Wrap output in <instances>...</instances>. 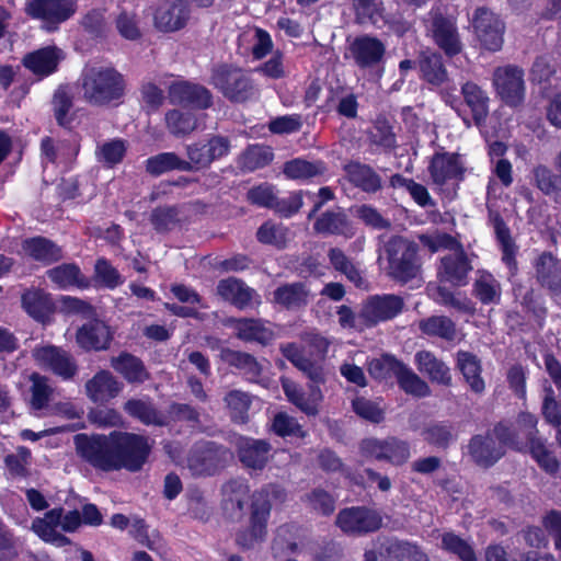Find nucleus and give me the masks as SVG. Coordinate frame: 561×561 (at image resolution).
Masks as SVG:
<instances>
[{
  "label": "nucleus",
  "instance_id": "f257e3e1",
  "mask_svg": "<svg viewBox=\"0 0 561 561\" xmlns=\"http://www.w3.org/2000/svg\"><path fill=\"white\" fill-rule=\"evenodd\" d=\"M537 417L523 412L511 428L500 424L494 430L496 439L491 436H476L471 439L469 450L477 463L491 466L503 455L502 446H511L516 450H527L548 473H556L560 463L553 453L548 449L545 440L537 437Z\"/></svg>",
  "mask_w": 561,
  "mask_h": 561
},
{
  "label": "nucleus",
  "instance_id": "f03ea898",
  "mask_svg": "<svg viewBox=\"0 0 561 561\" xmlns=\"http://www.w3.org/2000/svg\"><path fill=\"white\" fill-rule=\"evenodd\" d=\"M226 510L229 505L240 512L250 503L249 525L237 534V543L243 548H253L261 543L267 534V522L271 514L270 492L266 489L250 494L249 486L242 481H231L225 485Z\"/></svg>",
  "mask_w": 561,
  "mask_h": 561
},
{
  "label": "nucleus",
  "instance_id": "7ed1b4c3",
  "mask_svg": "<svg viewBox=\"0 0 561 561\" xmlns=\"http://www.w3.org/2000/svg\"><path fill=\"white\" fill-rule=\"evenodd\" d=\"M81 93L92 105H107L119 100L125 90L123 76L112 67H87L81 75Z\"/></svg>",
  "mask_w": 561,
  "mask_h": 561
},
{
  "label": "nucleus",
  "instance_id": "20e7f679",
  "mask_svg": "<svg viewBox=\"0 0 561 561\" xmlns=\"http://www.w3.org/2000/svg\"><path fill=\"white\" fill-rule=\"evenodd\" d=\"M115 451V471L126 469L130 472L141 470L147 462L152 442L148 437L135 433L113 431L110 433Z\"/></svg>",
  "mask_w": 561,
  "mask_h": 561
},
{
  "label": "nucleus",
  "instance_id": "39448f33",
  "mask_svg": "<svg viewBox=\"0 0 561 561\" xmlns=\"http://www.w3.org/2000/svg\"><path fill=\"white\" fill-rule=\"evenodd\" d=\"M80 525L81 518L78 511L64 513L61 508H54L44 517L36 518L32 524V529L42 540L56 547H64L69 545L70 540L62 535V531L72 533Z\"/></svg>",
  "mask_w": 561,
  "mask_h": 561
},
{
  "label": "nucleus",
  "instance_id": "423d86ee",
  "mask_svg": "<svg viewBox=\"0 0 561 561\" xmlns=\"http://www.w3.org/2000/svg\"><path fill=\"white\" fill-rule=\"evenodd\" d=\"M73 445L82 461L98 470L115 471V451L110 434H77Z\"/></svg>",
  "mask_w": 561,
  "mask_h": 561
},
{
  "label": "nucleus",
  "instance_id": "0eeeda50",
  "mask_svg": "<svg viewBox=\"0 0 561 561\" xmlns=\"http://www.w3.org/2000/svg\"><path fill=\"white\" fill-rule=\"evenodd\" d=\"M416 250V244L407 239L401 237L391 238L385 247L388 274L401 283L415 278L421 266Z\"/></svg>",
  "mask_w": 561,
  "mask_h": 561
},
{
  "label": "nucleus",
  "instance_id": "6e6552de",
  "mask_svg": "<svg viewBox=\"0 0 561 561\" xmlns=\"http://www.w3.org/2000/svg\"><path fill=\"white\" fill-rule=\"evenodd\" d=\"M211 83L226 98L243 102L253 95V84L249 75L239 67L219 65L214 68Z\"/></svg>",
  "mask_w": 561,
  "mask_h": 561
},
{
  "label": "nucleus",
  "instance_id": "1a4fd4ad",
  "mask_svg": "<svg viewBox=\"0 0 561 561\" xmlns=\"http://www.w3.org/2000/svg\"><path fill=\"white\" fill-rule=\"evenodd\" d=\"M473 32L480 44L490 51H497L504 42L505 24L486 8H478L471 18Z\"/></svg>",
  "mask_w": 561,
  "mask_h": 561
},
{
  "label": "nucleus",
  "instance_id": "9d476101",
  "mask_svg": "<svg viewBox=\"0 0 561 561\" xmlns=\"http://www.w3.org/2000/svg\"><path fill=\"white\" fill-rule=\"evenodd\" d=\"M231 454L214 443H201L191 450L186 466L193 476H211L221 469Z\"/></svg>",
  "mask_w": 561,
  "mask_h": 561
},
{
  "label": "nucleus",
  "instance_id": "9b49d317",
  "mask_svg": "<svg viewBox=\"0 0 561 561\" xmlns=\"http://www.w3.org/2000/svg\"><path fill=\"white\" fill-rule=\"evenodd\" d=\"M359 448L363 456L379 461H387L394 466L407 462L411 457L409 444L396 437L385 439L365 438L362 440Z\"/></svg>",
  "mask_w": 561,
  "mask_h": 561
},
{
  "label": "nucleus",
  "instance_id": "f8f14e48",
  "mask_svg": "<svg viewBox=\"0 0 561 561\" xmlns=\"http://www.w3.org/2000/svg\"><path fill=\"white\" fill-rule=\"evenodd\" d=\"M493 87L506 104H520L525 96L523 69L512 65L497 67L493 72Z\"/></svg>",
  "mask_w": 561,
  "mask_h": 561
},
{
  "label": "nucleus",
  "instance_id": "ddd939ff",
  "mask_svg": "<svg viewBox=\"0 0 561 561\" xmlns=\"http://www.w3.org/2000/svg\"><path fill=\"white\" fill-rule=\"evenodd\" d=\"M364 561H428L420 549L410 542L378 540L365 552Z\"/></svg>",
  "mask_w": 561,
  "mask_h": 561
},
{
  "label": "nucleus",
  "instance_id": "4468645a",
  "mask_svg": "<svg viewBox=\"0 0 561 561\" xmlns=\"http://www.w3.org/2000/svg\"><path fill=\"white\" fill-rule=\"evenodd\" d=\"M382 524V517L376 510L368 507H348L336 516V525L348 535H363L376 531Z\"/></svg>",
  "mask_w": 561,
  "mask_h": 561
},
{
  "label": "nucleus",
  "instance_id": "2eb2a0df",
  "mask_svg": "<svg viewBox=\"0 0 561 561\" xmlns=\"http://www.w3.org/2000/svg\"><path fill=\"white\" fill-rule=\"evenodd\" d=\"M76 9L75 0H31L25 10L28 15L42 20L50 31L73 15Z\"/></svg>",
  "mask_w": 561,
  "mask_h": 561
},
{
  "label": "nucleus",
  "instance_id": "dca6fc26",
  "mask_svg": "<svg viewBox=\"0 0 561 561\" xmlns=\"http://www.w3.org/2000/svg\"><path fill=\"white\" fill-rule=\"evenodd\" d=\"M32 355L39 367L53 371L62 379H70L77 374L78 367L73 357L58 346L38 345Z\"/></svg>",
  "mask_w": 561,
  "mask_h": 561
},
{
  "label": "nucleus",
  "instance_id": "f3484780",
  "mask_svg": "<svg viewBox=\"0 0 561 561\" xmlns=\"http://www.w3.org/2000/svg\"><path fill=\"white\" fill-rule=\"evenodd\" d=\"M190 19V5L184 0H165L154 12V26L161 32H176L183 28Z\"/></svg>",
  "mask_w": 561,
  "mask_h": 561
},
{
  "label": "nucleus",
  "instance_id": "a211bd4d",
  "mask_svg": "<svg viewBox=\"0 0 561 561\" xmlns=\"http://www.w3.org/2000/svg\"><path fill=\"white\" fill-rule=\"evenodd\" d=\"M403 308V300L399 296L383 295L369 298L362 308V318L369 327L398 316Z\"/></svg>",
  "mask_w": 561,
  "mask_h": 561
},
{
  "label": "nucleus",
  "instance_id": "6ab92c4d",
  "mask_svg": "<svg viewBox=\"0 0 561 561\" xmlns=\"http://www.w3.org/2000/svg\"><path fill=\"white\" fill-rule=\"evenodd\" d=\"M312 382L305 390L290 379L282 378L283 390L288 401L308 415H316L322 401V392L318 387L319 382Z\"/></svg>",
  "mask_w": 561,
  "mask_h": 561
},
{
  "label": "nucleus",
  "instance_id": "aec40b11",
  "mask_svg": "<svg viewBox=\"0 0 561 561\" xmlns=\"http://www.w3.org/2000/svg\"><path fill=\"white\" fill-rule=\"evenodd\" d=\"M430 31L435 43L449 56L456 55L461 49V43L457 32L456 23L451 18L432 12Z\"/></svg>",
  "mask_w": 561,
  "mask_h": 561
},
{
  "label": "nucleus",
  "instance_id": "412c9836",
  "mask_svg": "<svg viewBox=\"0 0 561 561\" xmlns=\"http://www.w3.org/2000/svg\"><path fill=\"white\" fill-rule=\"evenodd\" d=\"M169 99L172 104L206 108L210 105L211 95L207 89L186 81H174L169 87Z\"/></svg>",
  "mask_w": 561,
  "mask_h": 561
},
{
  "label": "nucleus",
  "instance_id": "4be33fe9",
  "mask_svg": "<svg viewBox=\"0 0 561 561\" xmlns=\"http://www.w3.org/2000/svg\"><path fill=\"white\" fill-rule=\"evenodd\" d=\"M385 45L376 37L368 35L356 37L348 48V54L360 68L379 64L385 55Z\"/></svg>",
  "mask_w": 561,
  "mask_h": 561
},
{
  "label": "nucleus",
  "instance_id": "5701e85b",
  "mask_svg": "<svg viewBox=\"0 0 561 561\" xmlns=\"http://www.w3.org/2000/svg\"><path fill=\"white\" fill-rule=\"evenodd\" d=\"M229 142L222 137H213L208 141L195 142L186 148L188 162L198 168L208 167L214 160L229 152Z\"/></svg>",
  "mask_w": 561,
  "mask_h": 561
},
{
  "label": "nucleus",
  "instance_id": "b1692460",
  "mask_svg": "<svg viewBox=\"0 0 561 561\" xmlns=\"http://www.w3.org/2000/svg\"><path fill=\"white\" fill-rule=\"evenodd\" d=\"M112 332L101 320H92L77 330L76 342L85 351H102L110 346Z\"/></svg>",
  "mask_w": 561,
  "mask_h": 561
},
{
  "label": "nucleus",
  "instance_id": "393cba45",
  "mask_svg": "<svg viewBox=\"0 0 561 561\" xmlns=\"http://www.w3.org/2000/svg\"><path fill=\"white\" fill-rule=\"evenodd\" d=\"M64 58L65 54L60 48L47 46L27 54L23 58V65L35 76L44 78L54 73Z\"/></svg>",
  "mask_w": 561,
  "mask_h": 561
},
{
  "label": "nucleus",
  "instance_id": "a878e982",
  "mask_svg": "<svg viewBox=\"0 0 561 561\" xmlns=\"http://www.w3.org/2000/svg\"><path fill=\"white\" fill-rule=\"evenodd\" d=\"M273 48L271 35L259 27H248L238 37V49L241 55H252L253 59L264 58Z\"/></svg>",
  "mask_w": 561,
  "mask_h": 561
},
{
  "label": "nucleus",
  "instance_id": "bb28decb",
  "mask_svg": "<svg viewBox=\"0 0 561 561\" xmlns=\"http://www.w3.org/2000/svg\"><path fill=\"white\" fill-rule=\"evenodd\" d=\"M470 270L471 266L467 261L463 250L457 249L442 259L438 277L442 282L455 286H463L467 284V276Z\"/></svg>",
  "mask_w": 561,
  "mask_h": 561
},
{
  "label": "nucleus",
  "instance_id": "cd10ccee",
  "mask_svg": "<svg viewBox=\"0 0 561 561\" xmlns=\"http://www.w3.org/2000/svg\"><path fill=\"white\" fill-rule=\"evenodd\" d=\"M123 385L106 370H101L85 383V392L89 399L95 403L107 402L118 396Z\"/></svg>",
  "mask_w": 561,
  "mask_h": 561
},
{
  "label": "nucleus",
  "instance_id": "c85d7f7f",
  "mask_svg": "<svg viewBox=\"0 0 561 561\" xmlns=\"http://www.w3.org/2000/svg\"><path fill=\"white\" fill-rule=\"evenodd\" d=\"M233 329L237 336L248 342H257L260 344H268L276 337L274 327L263 320L255 319H238L233 320Z\"/></svg>",
  "mask_w": 561,
  "mask_h": 561
},
{
  "label": "nucleus",
  "instance_id": "c756f323",
  "mask_svg": "<svg viewBox=\"0 0 561 561\" xmlns=\"http://www.w3.org/2000/svg\"><path fill=\"white\" fill-rule=\"evenodd\" d=\"M217 291L225 300L230 301L240 309L259 304L256 293L237 278H227L219 282Z\"/></svg>",
  "mask_w": 561,
  "mask_h": 561
},
{
  "label": "nucleus",
  "instance_id": "7c9ffc66",
  "mask_svg": "<svg viewBox=\"0 0 561 561\" xmlns=\"http://www.w3.org/2000/svg\"><path fill=\"white\" fill-rule=\"evenodd\" d=\"M462 164L457 154L437 153L433 157L430 172L435 184L444 185L449 181L460 180Z\"/></svg>",
  "mask_w": 561,
  "mask_h": 561
},
{
  "label": "nucleus",
  "instance_id": "2f4dec72",
  "mask_svg": "<svg viewBox=\"0 0 561 561\" xmlns=\"http://www.w3.org/2000/svg\"><path fill=\"white\" fill-rule=\"evenodd\" d=\"M22 305L25 311L39 322L47 321L54 310L49 295L39 289L27 290L22 296Z\"/></svg>",
  "mask_w": 561,
  "mask_h": 561
},
{
  "label": "nucleus",
  "instance_id": "473e14b6",
  "mask_svg": "<svg viewBox=\"0 0 561 561\" xmlns=\"http://www.w3.org/2000/svg\"><path fill=\"white\" fill-rule=\"evenodd\" d=\"M280 352L299 370L304 371L311 381L322 382L324 380L322 368L306 357L304 348L299 345L295 343L283 344L280 345Z\"/></svg>",
  "mask_w": 561,
  "mask_h": 561
},
{
  "label": "nucleus",
  "instance_id": "72a5a7b5",
  "mask_svg": "<svg viewBox=\"0 0 561 561\" xmlns=\"http://www.w3.org/2000/svg\"><path fill=\"white\" fill-rule=\"evenodd\" d=\"M415 363L417 369L426 374L432 381L449 385L451 376L449 368L438 358H436L431 352L421 351L415 355Z\"/></svg>",
  "mask_w": 561,
  "mask_h": 561
},
{
  "label": "nucleus",
  "instance_id": "f704fd0d",
  "mask_svg": "<svg viewBox=\"0 0 561 561\" xmlns=\"http://www.w3.org/2000/svg\"><path fill=\"white\" fill-rule=\"evenodd\" d=\"M356 20L378 28L387 24L382 0H354Z\"/></svg>",
  "mask_w": 561,
  "mask_h": 561
},
{
  "label": "nucleus",
  "instance_id": "c9c22d12",
  "mask_svg": "<svg viewBox=\"0 0 561 561\" xmlns=\"http://www.w3.org/2000/svg\"><path fill=\"white\" fill-rule=\"evenodd\" d=\"M466 104L472 113L477 125L483 122L489 112V98L485 92L473 82H467L461 88Z\"/></svg>",
  "mask_w": 561,
  "mask_h": 561
},
{
  "label": "nucleus",
  "instance_id": "e433bc0d",
  "mask_svg": "<svg viewBox=\"0 0 561 561\" xmlns=\"http://www.w3.org/2000/svg\"><path fill=\"white\" fill-rule=\"evenodd\" d=\"M242 463L253 469H261L268 459V445L263 440L243 438L239 447Z\"/></svg>",
  "mask_w": 561,
  "mask_h": 561
},
{
  "label": "nucleus",
  "instance_id": "4c0bfd02",
  "mask_svg": "<svg viewBox=\"0 0 561 561\" xmlns=\"http://www.w3.org/2000/svg\"><path fill=\"white\" fill-rule=\"evenodd\" d=\"M457 365L470 388L474 392L481 393L485 386L481 377L480 360L469 352H458Z\"/></svg>",
  "mask_w": 561,
  "mask_h": 561
},
{
  "label": "nucleus",
  "instance_id": "58836bf2",
  "mask_svg": "<svg viewBox=\"0 0 561 561\" xmlns=\"http://www.w3.org/2000/svg\"><path fill=\"white\" fill-rule=\"evenodd\" d=\"M172 293L174 296L183 304H187V306H178V305H169L167 304V308L174 314L180 317H197L198 308H204L205 306L201 302L198 295L185 287L183 285H174L172 287Z\"/></svg>",
  "mask_w": 561,
  "mask_h": 561
},
{
  "label": "nucleus",
  "instance_id": "ea45409f",
  "mask_svg": "<svg viewBox=\"0 0 561 561\" xmlns=\"http://www.w3.org/2000/svg\"><path fill=\"white\" fill-rule=\"evenodd\" d=\"M536 273L538 280L542 286L553 294L561 293V279L557 271V263L554 257L549 253H542L536 261Z\"/></svg>",
  "mask_w": 561,
  "mask_h": 561
},
{
  "label": "nucleus",
  "instance_id": "a19ab883",
  "mask_svg": "<svg viewBox=\"0 0 561 561\" xmlns=\"http://www.w3.org/2000/svg\"><path fill=\"white\" fill-rule=\"evenodd\" d=\"M49 279L58 288L88 287L87 279L82 276L80 268L75 264H62L47 272Z\"/></svg>",
  "mask_w": 561,
  "mask_h": 561
},
{
  "label": "nucleus",
  "instance_id": "79ce46f5",
  "mask_svg": "<svg viewBox=\"0 0 561 561\" xmlns=\"http://www.w3.org/2000/svg\"><path fill=\"white\" fill-rule=\"evenodd\" d=\"M23 251L26 255L44 263H50L61 257V250L49 240L41 237L25 240Z\"/></svg>",
  "mask_w": 561,
  "mask_h": 561
},
{
  "label": "nucleus",
  "instance_id": "37998d69",
  "mask_svg": "<svg viewBox=\"0 0 561 561\" xmlns=\"http://www.w3.org/2000/svg\"><path fill=\"white\" fill-rule=\"evenodd\" d=\"M112 367L128 382H144L148 378L142 363L135 356L122 354L112 359Z\"/></svg>",
  "mask_w": 561,
  "mask_h": 561
},
{
  "label": "nucleus",
  "instance_id": "c03bdc74",
  "mask_svg": "<svg viewBox=\"0 0 561 561\" xmlns=\"http://www.w3.org/2000/svg\"><path fill=\"white\" fill-rule=\"evenodd\" d=\"M309 299V291L300 283L278 287L273 294L274 302L288 308L305 306Z\"/></svg>",
  "mask_w": 561,
  "mask_h": 561
},
{
  "label": "nucleus",
  "instance_id": "a18cd8bd",
  "mask_svg": "<svg viewBox=\"0 0 561 561\" xmlns=\"http://www.w3.org/2000/svg\"><path fill=\"white\" fill-rule=\"evenodd\" d=\"M172 170L191 171L192 167L174 152H163L147 160V171L151 174L158 175Z\"/></svg>",
  "mask_w": 561,
  "mask_h": 561
},
{
  "label": "nucleus",
  "instance_id": "49530a36",
  "mask_svg": "<svg viewBox=\"0 0 561 561\" xmlns=\"http://www.w3.org/2000/svg\"><path fill=\"white\" fill-rule=\"evenodd\" d=\"M314 230L319 233H336L346 237L353 236V231L341 213H327L314 224Z\"/></svg>",
  "mask_w": 561,
  "mask_h": 561
},
{
  "label": "nucleus",
  "instance_id": "de8ad7c7",
  "mask_svg": "<svg viewBox=\"0 0 561 561\" xmlns=\"http://www.w3.org/2000/svg\"><path fill=\"white\" fill-rule=\"evenodd\" d=\"M474 293L483 304H497L501 298V286L490 273L482 272L474 283Z\"/></svg>",
  "mask_w": 561,
  "mask_h": 561
},
{
  "label": "nucleus",
  "instance_id": "09e8293b",
  "mask_svg": "<svg viewBox=\"0 0 561 561\" xmlns=\"http://www.w3.org/2000/svg\"><path fill=\"white\" fill-rule=\"evenodd\" d=\"M165 124L171 134L183 136L197 127V117L191 112L173 110L165 114Z\"/></svg>",
  "mask_w": 561,
  "mask_h": 561
},
{
  "label": "nucleus",
  "instance_id": "8fccbe9b",
  "mask_svg": "<svg viewBox=\"0 0 561 561\" xmlns=\"http://www.w3.org/2000/svg\"><path fill=\"white\" fill-rule=\"evenodd\" d=\"M431 297L440 305L453 307L459 311L472 312L473 306L469 298L461 294H454L445 287L430 288Z\"/></svg>",
  "mask_w": 561,
  "mask_h": 561
},
{
  "label": "nucleus",
  "instance_id": "3c124183",
  "mask_svg": "<svg viewBox=\"0 0 561 561\" xmlns=\"http://www.w3.org/2000/svg\"><path fill=\"white\" fill-rule=\"evenodd\" d=\"M419 327L427 335L439 336L446 340H451L455 336V324L447 317L434 316L427 318L420 321Z\"/></svg>",
  "mask_w": 561,
  "mask_h": 561
},
{
  "label": "nucleus",
  "instance_id": "603ef678",
  "mask_svg": "<svg viewBox=\"0 0 561 561\" xmlns=\"http://www.w3.org/2000/svg\"><path fill=\"white\" fill-rule=\"evenodd\" d=\"M324 167L321 162H309L302 159H294L284 165V173L293 180H305L322 173Z\"/></svg>",
  "mask_w": 561,
  "mask_h": 561
},
{
  "label": "nucleus",
  "instance_id": "864d4df0",
  "mask_svg": "<svg viewBox=\"0 0 561 561\" xmlns=\"http://www.w3.org/2000/svg\"><path fill=\"white\" fill-rule=\"evenodd\" d=\"M346 171L351 181L366 192H376L380 187L379 178L366 165L350 164Z\"/></svg>",
  "mask_w": 561,
  "mask_h": 561
},
{
  "label": "nucleus",
  "instance_id": "5fc2aeb1",
  "mask_svg": "<svg viewBox=\"0 0 561 561\" xmlns=\"http://www.w3.org/2000/svg\"><path fill=\"white\" fill-rule=\"evenodd\" d=\"M225 402L234 422L244 423L248 420V411L252 400L247 392L232 390L225 397Z\"/></svg>",
  "mask_w": 561,
  "mask_h": 561
},
{
  "label": "nucleus",
  "instance_id": "6e6d98bb",
  "mask_svg": "<svg viewBox=\"0 0 561 561\" xmlns=\"http://www.w3.org/2000/svg\"><path fill=\"white\" fill-rule=\"evenodd\" d=\"M404 364L391 355H382L368 362V371L376 379H386L396 376Z\"/></svg>",
  "mask_w": 561,
  "mask_h": 561
},
{
  "label": "nucleus",
  "instance_id": "4d7b16f0",
  "mask_svg": "<svg viewBox=\"0 0 561 561\" xmlns=\"http://www.w3.org/2000/svg\"><path fill=\"white\" fill-rule=\"evenodd\" d=\"M127 150V145L122 139H112L98 147V160L107 167L119 163Z\"/></svg>",
  "mask_w": 561,
  "mask_h": 561
},
{
  "label": "nucleus",
  "instance_id": "13d9d810",
  "mask_svg": "<svg viewBox=\"0 0 561 561\" xmlns=\"http://www.w3.org/2000/svg\"><path fill=\"white\" fill-rule=\"evenodd\" d=\"M397 379L399 386L409 394L426 397L431 392L428 385L405 365L402 366V369L397 375Z\"/></svg>",
  "mask_w": 561,
  "mask_h": 561
},
{
  "label": "nucleus",
  "instance_id": "bf43d9fd",
  "mask_svg": "<svg viewBox=\"0 0 561 561\" xmlns=\"http://www.w3.org/2000/svg\"><path fill=\"white\" fill-rule=\"evenodd\" d=\"M272 159L273 152L271 148L264 146H251L242 154L240 164L247 171H254L267 165Z\"/></svg>",
  "mask_w": 561,
  "mask_h": 561
},
{
  "label": "nucleus",
  "instance_id": "052dcab7",
  "mask_svg": "<svg viewBox=\"0 0 561 561\" xmlns=\"http://www.w3.org/2000/svg\"><path fill=\"white\" fill-rule=\"evenodd\" d=\"M421 71L423 78L434 85L442 84L447 78L446 70L442 62V57L437 54L424 56L421 60Z\"/></svg>",
  "mask_w": 561,
  "mask_h": 561
},
{
  "label": "nucleus",
  "instance_id": "680f3d73",
  "mask_svg": "<svg viewBox=\"0 0 561 561\" xmlns=\"http://www.w3.org/2000/svg\"><path fill=\"white\" fill-rule=\"evenodd\" d=\"M125 411L140 420L145 424H164V417L160 415L151 405L141 400H129L125 403Z\"/></svg>",
  "mask_w": 561,
  "mask_h": 561
},
{
  "label": "nucleus",
  "instance_id": "e2e57ef3",
  "mask_svg": "<svg viewBox=\"0 0 561 561\" xmlns=\"http://www.w3.org/2000/svg\"><path fill=\"white\" fill-rule=\"evenodd\" d=\"M328 255L330 263L336 271L343 273L347 279L354 283L356 286H362L363 279L359 270L340 249H331Z\"/></svg>",
  "mask_w": 561,
  "mask_h": 561
},
{
  "label": "nucleus",
  "instance_id": "0e129e2a",
  "mask_svg": "<svg viewBox=\"0 0 561 561\" xmlns=\"http://www.w3.org/2000/svg\"><path fill=\"white\" fill-rule=\"evenodd\" d=\"M494 228H495L496 238L502 248V253H503L502 260L510 267V270H515L516 268V261H515L516 249H515L513 240L510 236L508 228L501 219L495 220Z\"/></svg>",
  "mask_w": 561,
  "mask_h": 561
},
{
  "label": "nucleus",
  "instance_id": "69168bd1",
  "mask_svg": "<svg viewBox=\"0 0 561 561\" xmlns=\"http://www.w3.org/2000/svg\"><path fill=\"white\" fill-rule=\"evenodd\" d=\"M95 282L105 288L114 289L123 284L124 279L108 261L99 259L95 263Z\"/></svg>",
  "mask_w": 561,
  "mask_h": 561
},
{
  "label": "nucleus",
  "instance_id": "338daca9",
  "mask_svg": "<svg viewBox=\"0 0 561 561\" xmlns=\"http://www.w3.org/2000/svg\"><path fill=\"white\" fill-rule=\"evenodd\" d=\"M257 239L260 242L271 244L276 248L285 247L288 240V231L286 228L272 222H265L257 230Z\"/></svg>",
  "mask_w": 561,
  "mask_h": 561
},
{
  "label": "nucleus",
  "instance_id": "774afa93",
  "mask_svg": "<svg viewBox=\"0 0 561 561\" xmlns=\"http://www.w3.org/2000/svg\"><path fill=\"white\" fill-rule=\"evenodd\" d=\"M442 545L445 550L457 554L461 561H477L470 545L451 533L443 536Z\"/></svg>",
  "mask_w": 561,
  "mask_h": 561
}]
</instances>
